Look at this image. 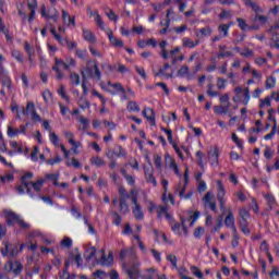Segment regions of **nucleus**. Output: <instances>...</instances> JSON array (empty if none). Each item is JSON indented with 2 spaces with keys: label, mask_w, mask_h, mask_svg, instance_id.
Listing matches in <instances>:
<instances>
[{
  "label": "nucleus",
  "mask_w": 279,
  "mask_h": 279,
  "mask_svg": "<svg viewBox=\"0 0 279 279\" xmlns=\"http://www.w3.org/2000/svg\"><path fill=\"white\" fill-rule=\"evenodd\" d=\"M81 75L84 82L90 78L97 80L98 82L101 80V71L99 70V65H97V62L93 64V61H87L85 69L81 71Z\"/></svg>",
  "instance_id": "f257e3e1"
},
{
  "label": "nucleus",
  "mask_w": 279,
  "mask_h": 279,
  "mask_svg": "<svg viewBox=\"0 0 279 279\" xmlns=\"http://www.w3.org/2000/svg\"><path fill=\"white\" fill-rule=\"evenodd\" d=\"M246 8H251L255 12V14L251 17V22H258L260 25H265L267 23V16L260 15L263 14V8L258 5V3L254 2V0H242Z\"/></svg>",
  "instance_id": "f03ea898"
},
{
  "label": "nucleus",
  "mask_w": 279,
  "mask_h": 279,
  "mask_svg": "<svg viewBox=\"0 0 279 279\" xmlns=\"http://www.w3.org/2000/svg\"><path fill=\"white\" fill-rule=\"evenodd\" d=\"M7 223L8 226L19 225V227L22 228V230H29L31 228L29 223L25 222V220H23L21 216H19L14 211L7 213Z\"/></svg>",
  "instance_id": "7ed1b4c3"
},
{
  "label": "nucleus",
  "mask_w": 279,
  "mask_h": 279,
  "mask_svg": "<svg viewBox=\"0 0 279 279\" xmlns=\"http://www.w3.org/2000/svg\"><path fill=\"white\" fill-rule=\"evenodd\" d=\"M4 269L9 274L12 272L15 276H21V274H23L24 266L19 260H9L5 263Z\"/></svg>",
  "instance_id": "20e7f679"
},
{
  "label": "nucleus",
  "mask_w": 279,
  "mask_h": 279,
  "mask_svg": "<svg viewBox=\"0 0 279 279\" xmlns=\"http://www.w3.org/2000/svg\"><path fill=\"white\" fill-rule=\"evenodd\" d=\"M217 201L219 202L220 210H226V186L221 181H217Z\"/></svg>",
  "instance_id": "39448f33"
},
{
  "label": "nucleus",
  "mask_w": 279,
  "mask_h": 279,
  "mask_svg": "<svg viewBox=\"0 0 279 279\" xmlns=\"http://www.w3.org/2000/svg\"><path fill=\"white\" fill-rule=\"evenodd\" d=\"M204 208H210L213 213H217V202L213 192H207L203 197Z\"/></svg>",
  "instance_id": "423d86ee"
},
{
  "label": "nucleus",
  "mask_w": 279,
  "mask_h": 279,
  "mask_svg": "<svg viewBox=\"0 0 279 279\" xmlns=\"http://www.w3.org/2000/svg\"><path fill=\"white\" fill-rule=\"evenodd\" d=\"M141 267V262L135 260L130 268H125L124 271L130 279H138V276H141V270L138 269Z\"/></svg>",
  "instance_id": "0eeeda50"
},
{
  "label": "nucleus",
  "mask_w": 279,
  "mask_h": 279,
  "mask_svg": "<svg viewBox=\"0 0 279 279\" xmlns=\"http://www.w3.org/2000/svg\"><path fill=\"white\" fill-rule=\"evenodd\" d=\"M38 236H43V233H40V231H33L28 234L26 245H27L28 250H31V252H36V250H38V244L35 240Z\"/></svg>",
  "instance_id": "6e6552de"
},
{
  "label": "nucleus",
  "mask_w": 279,
  "mask_h": 279,
  "mask_svg": "<svg viewBox=\"0 0 279 279\" xmlns=\"http://www.w3.org/2000/svg\"><path fill=\"white\" fill-rule=\"evenodd\" d=\"M41 16H44V19H51L52 21H54V23H58V19H60V13H58V10H56V8H52L49 11V14H47V7L43 5Z\"/></svg>",
  "instance_id": "1a4fd4ad"
},
{
  "label": "nucleus",
  "mask_w": 279,
  "mask_h": 279,
  "mask_svg": "<svg viewBox=\"0 0 279 279\" xmlns=\"http://www.w3.org/2000/svg\"><path fill=\"white\" fill-rule=\"evenodd\" d=\"M0 82L2 83V86H5L8 88V90L12 88V81L10 80V76H8L3 64H0Z\"/></svg>",
  "instance_id": "9d476101"
},
{
  "label": "nucleus",
  "mask_w": 279,
  "mask_h": 279,
  "mask_svg": "<svg viewBox=\"0 0 279 279\" xmlns=\"http://www.w3.org/2000/svg\"><path fill=\"white\" fill-rule=\"evenodd\" d=\"M27 132V126L20 125V129H14L12 125L8 126V136L10 138H14V136H19V134H25Z\"/></svg>",
  "instance_id": "9b49d317"
},
{
  "label": "nucleus",
  "mask_w": 279,
  "mask_h": 279,
  "mask_svg": "<svg viewBox=\"0 0 279 279\" xmlns=\"http://www.w3.org/2000/svg\"><path fill=\"white\" fill-rule=\"evenodd\" d=\"M100 259L99 263L100 265H112L114 258L112 257V252H109V255H106V251L105 250H100Z\"/></svg>",
  "instance_id": "f8f14e48"
},
{
  "label": "nucleus",
  "mask_w": 279,
  "mask_h": 279,
  "mask_svg": "<svg viewBox=\"0 0 279 279\" xmlns=\"http://www.w3.org/2000/svg\"><path fill=\"white\" fill-rule=\"evenodd\" d=\"M142 114L149 121L150 125H156V111H154V109H144Z\"/></svg>",
  "instance_id": "ddd939ff"
},
{
  "label": "nucleus",
  "mask_w": 279,
  "mask_h": 279,
  "mask_svg": "<svg viewBox=\"0 0 279 279\" xmlns=\"http://www.w3.org/2000/svg\"><path fill=\"white\" fill-rule=\"evenodd\" d=\"M166 163L169 165L170 169L174 170L175 175H180V169L178 168V165L175 163V160L171 155L166 154L165 155Z\"/></svg>",
  "instance_id": "4468645a"
},
{
  "label": "nucleus",
  "mask_w": 279,
  "mask_h": 279,
  "mask_svg": "<svg viewBox=\"0 0 279 279\" xmlns=\"http://www.w3.org/2000/svg\"><path fill=\"white\" fill-rule=\"evenodd\" d=\"M173 14V8H170L168 11H167V14H166V22L165 23H160V25L163 26V28L161 31H159V34H167V29H169V25H171V19H169V16Z\"/></svg>",
  "instance_id": "2eb2a0df"
},
{
  "label": "nucleus",
  "mask_w": 279,
  "mask_h": 279,
  "mask_svg": "<svg viewBox=\"0 0 279 279\" xmlns=\"http://www.w3.org/2000/svg\"><path fill=\"white\" fill-rule=\"evenodd\" d=\"M184 180H185V184L182 186L181 184L178 185V187H175L174 193L179 195V197L183 198L184 197V193H186V186L189 184V174L184 175Z\"/></svg>",
  "instance_id": "dca6fc26"
},
{
  "label": "nucleus",
  "mask_w": 279,
  "mask_h": 279,
  "mask_svg": "<svg viewBox=\"0 0 279 279\" xmlns=\"http://www.w3.org/2000/svg\"><path fill=\"white\" fill-rule=\"evenodd\" d=\"M144 173L146 182H149L150 184H153V186H158V182L156 181V178H154V172L151 170L144 167Z\"/></svg>",
  "instance_id": "f3484780"
},
{
  "label": "nucleus",
  "mask_w": 279,
  "mask_h": 279,
  "mask_svg": "<svg viewBox=\"0 0 279 279\" xmlns=\"http://www.w3.org/2000/svg\"><path fill=\"white\" fill-rule=\"evenodd\" d=\"M109 41L113 45V47H123V40L114 37V34L112 33V31H108L107 32Z\"/></svg>",
  "instance_id": "a211bd4d"
},
{
  "label": "nucleus",
  "mask_w": 279,
  "mask_h": 279,
  "mask_svg": "<svg viewBox=\"0 0 279 279\" xmlns=\"http://www.w3.org/2000/svg\"><path fill=\"white\" fill-rule=\"evenodd\" d=\"M34 178V173L27 172L22 177V182L26 189V193L29 195L32 193V190L29 189V182L27 180H32Z\"/></svg>",
  "instance_id": "6ab92c4d"
},
{
  "label": "nucleus",
  "mask_w": 279,
  "mask_h": 279,
  "mask_svg": "<svg viewBox=\"0 0 279 279\" xmlns=\"http://www.w3.org/2000/svg\"><path fill=\"white\" fill-rule=\"evenodd\" d=\"M83 38L84 40H87V43H97V37H95V34H93V32L89 29H83Z\"/></svg>",
  "instance_id": "aec40b11"
},
{
  "label": "nucleus",
  "mask_w": 279,
  "mask_h": 279,
  "mask_svg": "<svg viewBox=\"0 0 279 279\" xmlns=\"http://www.w3.org/2000/svg\"><path fill=\"white\" fill-rule=\"evenodd\" d=\"M248 219H239L240 229L243 232V234H250L252 231L250 230V222Z\"/></svg>",
  "instance_id": "412c9836"
},
{
  "label": "nucleus",
  "mask_w": 279,
  "mask_h": 279,
  "mask_svg": "<svg viewBox=\"0 0 279 279\" xmlns=\"http://www.w3.org/2000/svg\"><path fill=\"white\" fill-rule=\"evenodd\" d=\"M95 254H97V248L95 247H89L87 250H85L84 253V258L87 263H90V260H93V258H95Z\"/></svg>",
  "instance_id": "4be33fe9"
},
{
  "label": "nucleus",
  "mask_w": 279,
  "mask_h": 279,
  "mask_svg": "<svg viewBox=\"0 0 279 279\" xmlns=\"http://www.w3.org/2000/svg\"><path fill=\"white\" fill-rule=\"evenodd\" d=\"M36 111V106L34 105V102H27L26 105V109L25 107H21V112L24 117H27V114H32V112Z\"/></svg>",
  "instance_id": "5701e85b"
},
{
  "label": "nucleus",
  "mask_w": 279,
  "mask_h": 279,
  "mask_svg": "<svg viewBox=\"0 0 279 279\" xmlns=\"http://www.w3.org/2000/svg\"><path fill=\"white\" fill-rule=\"evenodd\" d=\"M128 199H130V197H119L120 213H130Z\"/></svg>",
  "instance_id": "b1692460"
},
{
  "label": "nucleus",
  "mask_w": 279,
  "mask_h": 279,
  "mask_svg": "<svg viewBox=\"0 0 279 279\" xmlns=\"http://www.w3.org/2000/svg\"><path fill=\"white\" fill-rule=\"evenodd\" d=\"M182 43H183V47H186L187 49H193V48L197 47V45H199V40L193 41L189 37H184L182 39Z\"/></svg>",
  "instance_id": "393cba45"
},
{
  "label": "nucleus",
  "mask_w": 279,
  "mask_h": 279,
  "mask_svg": "<svg viewBox=\"0 0 279 279\" xmlns=\"http://www.w3.org/2000/svg\"><path fill=\"white\" fill-rule=\"evenodd\" d=\"M229 110V105L214 106V112L216 114H228Z\"/></svg>",
  "instance_id": "a878e982"
},
{
  "label": "nucleus",
  "mask_w": 279,
  "mask_h": 279,
  "mask_svg": "<svg viewBox=\"0 0 279 279\" xmlns=\"http://www.w3.org/2000/svg\"><path fill=\"white\" fill-rule=\"evenodd\" d=\"M92 95L93 97H98V99H100L101 104H102V108L100 109V112L104 113L106 112V98L104 97V95H101L99 92H97L96 89L92 90Z\"/></svg>",
  "instance_id": "bb28decb"
},
{
  "label": "nucleus",
  "mask_w": 279,
  "mask_h": 279,
  "mask_svg": "<svg viewBox=\"0 0 279 279\" xmlns=\"http://www.w3.org/2000/svg\"><path fill=\"white\" fill-rule=\"evenodd\" d=\"M50 33L52 34V36H54V39L59 41V44L61 45H66V38H63L61 34H58V32H56V27L52 26L50 28Z\"/></svg>",
  "instance_id": "cd10ccee"
},
{
  "label": "nucleus",
  "mask_w": 279,
  "mask_h": 279,
  "mask_svg": "<svg viewBox=\"0 0 279 279\" xmlns=\"http://www.w3.org/2000/svg\"><path fill=\"white\" fill-rule=\"evenodd\" d=\"M264 198L267 202L269 210H274V206L276 205V197L272 196V194H264Z\"/></svg>",
  "instance_id": "c85d7f7f"
},
{
  "label": "nucleus",
  "mask_w": 279,
  "mask_h": 279,
  "mask_svg": "<svg viewBox=\"0 0 279 279\" xmlns=\"http://www.w3.org/2000/svg\"><path fill=\"white\" fill-rule=\"evenodd\" d=\"M213 34V28L210 26H206L199 29L198 33H196L197 38H204L205 36H210Z\"/></svg>",
  "instance_id": "c756f323"
},
{
  "label": "nucleus",
  "mask_w": 279,
  "mask_h": 279,
  "mask_svg": "<svg viewBox=\"0 0 279 279\" xmlns=\"http://www.w3.org/2000/svg\"><path fill=\"white\" fill-rule=\"evenodd\" d=\"M225 226L227 228H234V214H232V210H229V214L225 219Z\"/></svg>",
  "instance_id": "7c9ffc66"
},
{
  "label": "nucleus",
  "mask_w": 279,
  "mask_h": 279,
  "mask_svg": "<svg viewBox=\"0 0 279 279\" xmlns=\"http://www.w3.org/2000/svg\"><path fill=\"white\" fill-rule=\"evenodd\" d=\"M159 47L161 49L160 51V56L161 58H163V60H169V51H167L166 47H167V40H162L160 44H159Z\"/></svg>",
  "instance_id": "2f4dec72"
},
{
  "label": "nucleus",
  "mask_w": 279,
  "mask_h": 279,
  "mask_svg": "<svg viewBox=\"0 0 279 279\" xmlns=\"http://www.w3.org/2000/svg\"><path fill=\"white\" fill-rule=\"evenodd\" d=\"M133 215L135 219H137V221L143 220V218L145 217V214H143V209L141 205H136V207L133 209Z\"/></svg>",
  "instance_id": "473e14b6"
},
{
  "label": "nucleus",
  "mask_w": 279,
  "mask_h": 279,
  "mask_svg": "<svg viewBox=\"0 0 279 279\" xmlns=\"http://www.w3.org/2000/svg\"><path fill=\"white\" fill-rule=\"evenodd\" d=\"M113 154L117 156V158H125L126 156L125 149H123V146L121 145H116Z\"/></svg>",
  "instance_id": "72a5a7b5"
},
{
  "label": "nucleus",
  "mask_w": 279,
  "mask_h": 279,
  "mask_svg": "<svg viewBox=\"0 0 279 279\" xmlns=\"http://www.w3.org/2000/svg\"><path fill=\"white\" fill-rule=\"evenodd\" d=\"M90 162L95 167H106V160L101 159V157H99V156L92 157Z\"/></svg>",
  "instance_id": "f704fd0d"
},
{
  "label": "nucleus",
  "mask_w": 279,
  "mask_h": 279,
  "mask_svg": "<svg viewBox=\"0 0 279 279\" xmlns=\"http://www.w3.org/2000/svg\"><path fill=\"white\" fill-rule=\"evenodd\" d=\"M208 155L213 162H216V165L219 162V148H213Z\"/></svg>",
  "instance_id": "c9c22d12"
},
{
  "label": "nucleus",
  "mask_w": 279,
  "mask_h": 279,
  "mask_svg": "<svg viewBox=\"0 0 279 279\" xmlns=\"http://www.w3.org/2000/svg\"><path fill=\"white\" fill-rule=\"evenodd\" d=\"M168 213H169V206L159 205L157 207V219H162V215H166Z\"/></svg>",
  "instance_id": "e433bc0d"
},
{
  "label": "nucleus",
  "mask_w": 279,
  "mask_h": 279,
  "mask_svg": "<svg viewBox=\"0 0 279 279\" xmlns=\"http://www.w3.org/2000/svg\"><path fill=\"white\" fill-rule=\"evenodd\" d=\"M59 278L60 279H75L77 278V276L75 274H69V270L63 269L61 271H59Z\"/></svg>",
  "instance_id": "4c0bfd02"
},
{
  "label": "nucleus",
  "mask_w": 279,
  "mask_h": 279,
  "mask_svg": "<svg viewBox=\"0 0 279 279\" xmlns=\"http://www.w3.org/2000/svg\"><path fill=\"white\" fill-rule=\"evenodd\" d=\"M126 108L129 112H141V107H138V104H136V101H129Z\"/></svg>",
  "instance_id": "58836bf2"
},
{
  "label": "nucleus",
  "mask_w": 279,
  "mask_h": 279,
  "mask_svg": "<svg viewBox=\"0 0 279 279\" xmlns=\"http://www.w3.org/2000/svg\"><path fill=\"white\" fill-rule=\"evenodd\" d=\"M155 75L156 77H160V75H162V77H167V80H169V77H173V73H167V69H165V66L160 68Z\"/></svg>",
  "instance_id": "ea45409f"
},
{
  "label": "nucleus",
  "mask_w": 279,
  "mask_h": 279,
  "mask_svg": "<svg viewBox=\"0 0 279 279\" xmlns=\"http://www.w3.org/2000/svg\"><path fill=\"white\" fill-rule=\"evenodd\" d=\"M61 247H66L68 250H71L73 247V240L71 238L65 236L61 241Z\"/></svg>",
  "instance_id": "a19ab883"
},
{
  "label": "nucleus",
  "mask_w": 279,
  "mask_h": 279,
  "mask_svg": "<svg viewBox=\"0 0 279 279\" xmlns=\"http://www.w3.org/2000/svg\"><path fill=\"white\" fill-rule=\"evenodd\" d=\"M243 99H242V104L244 106H247V104H250V87L244 88L243 90V95H242Z\"/></svg>",
  "instance_id": "79ce46f5"
},
{
  "label": "nucleus",
  "mask_w": 279,
  "mask_h": 279,
  "mask_svg": "<svg viewBox=\"0 0 279 279\" xmlns=\"http://www.w3.org/2000/svg\"><path fill=\"white\" fill-rule=\"evenodd\" d=\"M78 106H80V108H82V110H86V109L90 108V102L86 98L81 97L78 99Z\"/></svg>",
  "instance_id": "37998d69"
},
{
  "label": "nucleus",
  "mask_w": 279,
  "mask_h": 279,
  "mask_svg": "<svg viewBox=\"0 0 279 279\" xmlns=\"http://www.w3.org/2000/svg\"><path fill=\"white\" fill-rule=\"evenodd\" d=\"M31 184H32L34 191L38 192L43 189V185L45 184V180L39 179L36 182H32Z\"/></svg>",
  "instance_id": "c03bdc74"
},
{
  "label": "nucleus",
  "mask_w": 279,
  "mask_h": 279,
  "mask_svg": "<svg viewBox=\"0 0 279 279\" xmlns=\"http://www.w3.org/2000/svg\"><path fill=\"white\" fill-rule=\"evenodd\" d=\"M111 88H113L116 93H121L122 95H124L125 99V88H123V85H121V83H113L111 85Z\"/></svg>",
  "instance_id": "a18cd8bd"
},
{
  "label": "nucleus",
  "mask_w": 279,
  "mask_h": 279,
  "mask_svg": "<svg viewBox=\"0 0 279 279\" xmlns=\"http://www.w3.org/2000/svg\"><path fill=\"white\" fill-rule=\"evenodd\" d=\"M153 159L155 162V167H157V169L159 171H161L162 170V157H160V155H154Z\"/></svg>",
  "instance_id": "49530a36"
},
{
  "label": "nucleus",
  "mask_w": 279,
  "mask_h": 279,
  "mask_svg": "<svg viewBox=\"0 0 279 279\" xmlns=\"http://www.w3.org/2000/svg\"><path fill=\"white\" fill-rule=\"evenodd\" d=\"M11 56H12V58H14L17 62H21V63L24 62L23 53H21V51H19V50H12Z\"/></svg>",
  "instance_id": "de8ad7c7"
},
{
  "label": "nucleus",
  "mask_w": 279,
  "mask_h": 279,
  "mask_svg": "<svg viewBox=\"0 0 279 279\" xmlns=\"http://www.w3.org/2000/svg\"><path fill=\"white\" fill-rule=\"evenodd\" d=\"M68 167H73L74 169H80L82 167V163L76 158H72L71 160L66 161Z\"/></svg>",
  "instance_id": "09e8293b"
},
{
  "label": "nucleus",
  "mask_w": 279,
  "mask_h": 279,
  "mask_svg": "<svg viewBox=\"0 0 279 279\" xmlns=\"http://www.w3.org/2000/svg\"><path fill=\"white\" fill-rule=\"evenodd\" d=\"M71 84H75V86H80V74L73 72L70 74Z\"/></svg>",
  "instance_id": "8fccbe9b"
},
{
  "label": "nucleus",
  "mask_w": 279,
  "mask_h": 279,
  "mask_svg": "<svg viewBox=\"0 0 279 279\" xmlns=\"http://www.w3.org/2000/svg\"><path fill=\"white\" fill-rule=\"evenodd\" d=\"M10 145H11L14 154H22L23 153V148L21 146H19V143H16V141L10 142Z\"/></svg>",
  "instance_id": "3c124183"
},
{
  "label": "nucleus",
  "mask_w": 279,
  "mask_h": 279,
  "mask_svg": "<svg viewBox=\"0 0 279 279\" xmlns=\"http://www.w3.org/2000/svg\"><path fill=\"white\" fill-rule=\"evenodd\" d=\"M236 21H238V25H239L240 29H242V32H246V29L248 27L247 22L241 17H238Z\"/></svg>",
  "instance_id": "603ef678"
},
{
  "label": "nucleus",
  "mask_w": 279,
  "mask_h": 279,
  "mask_svg": "<svg viewBox=\"0 0 279 279\" xmlns=\"http://www.w3.org/2000/svg\"><path fill=\"white\" fill-rule=\"evenodd\" d=\"M191 271L194 276H196V278H204V272H202V270H199V268H197L196 266H192Z\"/></svg>",
  "instance_id": "864d4df0"
},
{
  "label": "nucleus",
  "mask_w": 279,
  "mask_h": 279,
  "mask_svg": "<svg viewBox=\"0 0 279 279\" xmlns=\"http://www.w3.org/2000/svg\"><path fill=\"white\" fill-rule=\"evenodd\" d=\"M167 260H169L172 265V267H174V269H178V257L175 255H168L167 256Z\"/></svg>",
  "instance_id": "5fc2aeb1"
},
{
  "label": "nucleus",
  "mask_w": 279,
  "mask_h": 279,
  "mask_svg": "<svg viewBox=\"0 0 279 279\" xmlns=\"http://www.w3.org/2000/svg\"><path fill=\"white\" fill-rule=\"evenodd\" d=\"M276 86V78L274 76L267 77L266 88H274Z\"/></svg>",
  "instance_id": "6e6d98bb"
},
{
  "label": "nucleus",
  "mask_w": 279,
  "mask_h": 279,
  "mask_svg": "<svg viewBox=\"0 0 279 279\" xmlns=\"http://www.w3.org/2000/svg\"><path fill=\"white\" fill-rule=\"evenodd\" d=\"M58 94L62 97V99H65V101H70L69 95H66V92L64 90V85H61Z\"/></svg>",
  "instance_id": "4d7b16f0"
},
{
  "label": "nucleus",
  "mask_w": 279,
  "mask_h": 279,
  "mask_svg": "<svg viewBox=\"0 0 279 279\" xmlns=\"http://www.w3.org/2000/svg\"><path fill=\"white\" fill-rule=\"evenodd\" d=\"M135 71L142 76L143 80H147V73L145 72V68L135 65Z\"/></svg>",
  "instance_id": "13d9d810"
},
{
  "label": "nucleus",
  "mask_w": 279,
  "mask_h": 279,
  "mask_svg": "<svg viewBox=\"0 0 279 279\" xmlns=\"http://www.w3.org/2000/svg\"><path fill=\"white\" fill-rule=\"evenodd\" d=\"M220 102H221V106H228L229 104V108H230V96L228 94H223L220 97Z\"/></svg>",
  "instance_id": "bf43d9fd"
},
{
  "label": "nucleus",
  "mask_w": 279,
  "mask_h": 279,
  "mask_svg": "<svg viewBox=\"0 0 279 279\" xmlns=\"http://www.w3.org/2000/svg\"><path fill=\"white\" fill-rule=\"evenodd\" d=\"M226 78H223V77H218V80H217V88L219 89V90H223V88H226Z\"/></svg>",
  "instance_id": "052dcab7"
},
{
  "label": "nucleus",
  "mask_w": 279,
  "mask_h": 279,
  "mask_svg": "<svg viewBox=\"0 0 279 279\" xmlns=\"http://www.w3.org/2000/svg\"><path fill=\"white\" fill-rule=\"evenodd\" d=\"M112 218H113L114 226H121V222L123 221V218H121L120 215H118L117 213H113Z\"/></svg>",
  "instance_id": "680f3d73"
},
{
  "label": "nucleus",
  "mask_w": 279,
  "mask_h": 279,
  "mask_svg": "<svg viewBox=\"0 0 279 279\" xmlns=\"http://www.w3.org/2000/svg\"><path fill=\"white\" fill-rule=\"evenodd\" d=\"M154 274H156V270L154 268H150L147 270L145 275L142 276L143 279H154Z\"/></svg>",
  "instance_id": "e2e57ef3"
},
{
  "label": "nucleus",
  "mask_w": 279,
  "mask_h": 279,
  "mask_svg": "<svg viewBox=\"0 0 279 279\" xmlns=\"http://www.w3.org/2000/svg\"><path fill=\"white\" fill-rule=\"evenodd\" d=\"M187 73H189V66L187 65L181 66V69L178 71L179 77H184V75H187Z\"/></svg>",
  "instance_id": "0e129e2a"
},
{
  "label": "nucleus",
  "mask_w": 279,
  "mask_h": 279,
  "mask_svg": "<svg viewBox=\"0 0 279 279\" xmlns=\"http://www.w3.org/2000/svg\"><path fill=\"white\" fill-rule=\"evenodd\" d=\"M240 213V219H250V211L247 209L242 208L239 210Z\"/></svg>",
  "instance_id": "69168bd1"
},
{
  "label": "nucleus",
  "mask_w": 279,
  "mask_h": 279,
  "mask_svg": "<svg viewBox=\"0 0 279 279\" xmlns=\"http://www.w3.org/2000/svg\"><path fill=\"white\" fill-rule=\"evenodd\" d=\"M86 54H87V51L86 49H77L76 50V56L77 58H80L81 60H86Z\"/></svg>",
  "instance_id": "338daca9"
},
{
  "label": "nucleus",
  "mask_w": 279,
  "mask_h": 279,
  "mask_svg": "<svg viewBox=\"0 0 279 279\" xmlns=\"http://www.w3.org/2000/svg\"><path fill=\"white\" fill-rule=\"evenodd\" d=\"M118 193H119L120 197H130V194H128V191L123 186H120L118 189Z\"/></svg>",
  "instance_id": "774afa93"
}]
</instances>
